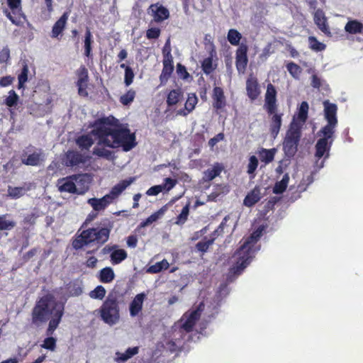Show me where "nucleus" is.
<instances>
[{
  "mask_svg": "<svg viewBox=\"0 0 363 363\" xmlns=\"http://www.w3.org/2000/svg\"><path fill=\"white\" fill-rule=\"evenodd\" d=\"M91 127V133L98 140V145L128 152L138 144L135 134L113 116L98 118Z\"/></svg>",
  "mask_w": 363,
  "mask_h": 363,
  "instance_id": "obj_1",
  "label": "nucleus"
},
{
  "mask_svg": "<svg viewBox=\"0 0 363 363\" xmlns=\"http://www.w3.org/2000/svg\"><path fill=\"white\" fill-rule=\"evenodd\" d=\"M65 313V303L57 301L52 294L40 297L31 311L32 323L39 327L49 320L47 335H52L58 328Z\"/></svg>",
  "mask_w": 363,
  "mask_h": 363,
  "instance_id": "obj_2",
  "label": "nucleus"
},
{
  "mask_svg": "<svg viewBox=\"0 0 363 363\" xmlns=\"http://www.w3.org/2000/svg\"><path fill=\"white\" fill-rule=\"evenodd\" d=\"M113 228V222L105 218L95 227L82 230L80 228L72 240V246L76 250L92 245L101 247L109 240Z\"/></svg>",
  "mask_w": 363,
  "mask_h": 363,
  "instance_id": "obj_3",
  "label": "nucleus"
},
{
  "mask_svg": "<svg viewBox=\"0 0 363 363\" xmlns=\"http://www.w3.org/2000/svg\"><path fill=\"white\" fill-rule=\"evenodd\" d=\"M263 228L259 227L248 237L243 238V243L237 250L234 257H236L235 265L230 269V273L240 275L243 269L251 262L255 253L259 250L257 243L262 235Z\"/></svg>",
  "mask_w": 363,
  "mask_h": 363,
  "instance_id": "obj_4",
  "label": "nucleus"
},
{
  "mask_svg": "<svg viewBox=\"0 0 363 363\" xmlns=\"http://www.w3.org/2000/svg\"><path fill=\"white\" fill-rule=\"evenodd\" d=\"M277 90L275 86L269 83L267 86V91L264 95V108L267 114L272 116L270 118L269 130L272 135L276 137L281 127L282 113H277Z\"/></svg>",
  "mask_w": 363,
  "mask_h": 363,
  "instance_id": "obj_5",
  "label": "nucleus"
},
{
  "mask_svg": "<svg viewBox=\"0 0 363 363\" xmlns=\"http://www.w3.org/2000/svg\"><path fill=\"white\" fill-rule=\"evenodd\" d=\"M301 138V124L294 120L291 123L283 141V150L288 157H293L298 151Z\"/></svg>",
  "mask_w": 363,
  "mask_h": 363,
  "instance_id": "obj_6",
  "label": "nucleus"
},
{
  "mask_svg": "<svg viewBox=\"0 0 363 363\" xmlns=\"http://www.w3.org/2000/svg\"><path fill=\"white\" fill-rule=\"evenodd\" d=\"M99 313L101 319L109 325L116 323L120 318V308L117 296L111 293L102 303Z\"/></svg>",
  "mask_w": 363,
  "mask_h": 363,
  "instance_id": "obj_7",
  "label": "nucleus"
},
{
  "mask_svg": "<svg viewBox=\"0 0 363 363\" xmlns=\"http://www.w3.org/2000/svg\"><path fill=\"white\" fill-rule=\"evenodd\" d=\"M9 9H4V13L16 26H21L26 19L21 7V0H7Z\"/></svg>",
  "mask_w": 363,
  "mask_h": 363,
  "instance_id": "obj_8",
  "label": "nucleus"
},
{
  "mask_svg": "<svg viewBox=\"0 0 363 363\" xmlns=\"http://www.w3.org/2000/svg\"><path fill=\"white\" fill-rule=\"evenodd\" d=\"M76 74L78 77L77 81L76 82L78 89V94L82 97H87L89 95V93L86 90L88 88L89 82L88 70L85 66L82 65L77 70Z\"/></svg>",
  "mask_w": 363,
  "mask_h": 363,
  "instance_id": "obj_9",
  "label": "nucleus"
},
{
  "mask_svg": "<svg viewBox=\"0 0 363 363\" xmlns=\"http://www.w3.org/2000/svg\"><path fill=\"white\" fill-rule=\"evenodd\" d=\"M248 48L245 44H241L236 50L235 66L239 74H244L248 63Z\"/></svg>",
  "mask_w": 363,
  "mask_h": 363,
  "instance_id": "obj_10",
  "label": "nucleus"
},
{
  "mask_svg": "<svg viewBox=\"0 0 363 363\" xmlns=\"http://www.w3.org/2000/svg\"><path fill=\"white\" fill-rule=\"evenodd\" d=\"M147 13L152 16L154 21L157 23L167 19L169 16V10L158 3L151 4L147 9Z\"/></svg>",
  "mask_w": 363,
  "mask_h": 363,
  "instance_id": "obj_11",
  "label": "nucleus"
},
{
  "mask_svg": "<svg viewBox=\"0 0 363 363\" xmlns=\"http://www.w3.org/2000/svg\"><path fill=\"white\" fill-rule=\"evenodd\" d=\"M211 43L213 48L210 51L209 56L204 58L201 62V69L206 75L211 74L217 68V63L215 62L216 60H214V57L216 59V52L213 43Z\"/></svg>",
  "mask_w": 363,
  "mask_h": 363,
  "instance_id": "obj_12",
  "label": "nucleus"
},
{
  "mask_svg": "<svg viewBox=\"0 0 363 363\" xmlns=\"http://www.w3.org/2000/svg\"><path fill=\"white\" fill-rule=\"evenodd\" d=\"M57 186L60 192L77 194V185L74 182L73 175L59 179Z\"/></svg>",
  "mask_w": 363,
  "mask_h": 363,
  "instance_id": "obj_13",
  "label": "nucleus"
},
{
  "mask_svg": "<svg viewBox=\"0 0 363 363\" xmlns=\"http://www.w3.org/2000/svg\"><path fill=\"white\" fill-rule=\"evenodd\" d=\"M86 161V157L77 150H68L65 157V164L67 167H76L84 164Z\"/></svg>",
  "mask_w": 363,
  "mask_h": 363,
  "instance_id": "obj_14",
  "label": "nucleus"
},
{
  "mask_svg": "<svg viewBox=\"0 0 363 363\" xmlns=\"http://www.w3.org/2000/svg\"><path fill=\"white\" fill-rule=\"evenodd\" d=\"M246 91L247 96L252 101L257 99L261 93L258 80L252 74L246 80Z\"/></svg>",
  "mask_w": 363,
  "mask_h": 363,
  "instance_id": "obj_15",
  "label": "nucleus"
},
{
  "mask_svg": "<svg viewBox=\"0 0 363 363\" xmlns=\"http://www.w3.org/2000/svg\"><path fill=\"white\" fill-rule=\"evenodd\" d=\"M73 177L77 185V194L83 195L89 191L91 178L88 174H73Z\"/></svg>",
  "mask_w": 363,
  "mask_h": 363,
  "instance_id": "obj_16",
  "label": "nucleus"
},
{
  "mask_svg": "<svg viewBox=\"0 0 363 363\" xmlns=\"http://www.w3.org/2000/svg\"><path fill=\"white\" fill-rule=\"evenodd\" d=\"M213 107L218 112L226 106L227 102L223 89L220 86H215L212 94Z\"/></svg>",
  "mask_w": 363,
  "mask_h": 363,
  "instance_id": "obj_17",
  "label": "nucleus"
},
{
  "mask_svg": "<svg viewBox=\"0 0 363 363\" xmlns=\"http://www.w3.org/2000/svg\"><path fill=\"white\" fill-rule=\"evenodd\" d=\"M146 294L144 292L138 294L129 305L130 315L132 317L137 316L143 309V305L146 298Z\"/></svg>",
  "mask_w": 363,
  "mask_h": 363,
  "instance_id": "obj_18",
  "label": "nucleus"
},
{
  "mask_svg": "<svg viewBox=\"0 0 363 363\" xmlns=\"http://www.w3.org/2000/svg\"><path fill=\"white\" fill-rule=\"evenodd\" d=\"M332 145V142L325 141V139H318L315 146V157L318 159H320L323 157H325V159L328 158Z\"/></svg>",
  "mask_w": 363,
  "mask_h": 363,
  "instance_id": "obj_19",
  "label": "nucleus"
},
{
  "mask_svg": "<svg viewBox=\"0 0 363 363\" xmlns=\"http://www.w3.org/2000/svg\"><path fill=\"white\" fill-rule=\"evenodd\" d=\"M113 201V196L105 195L101 199L91 198L88 200V203L91 205L95 211L104 210Z\"/></svg>",
  "mask_w": 363,
  "mask_h": 363,
  "instance_id": "obj_20",
  "label": "nucleus"
},
{
  "mask_svg": "<svg viewBox=\"0 0 363 363\" xmlns=\"http://www.w3.org/2000/svg\"><path fill=\"white\" fill-rule=\"evenodd\" d=\"M324 114L328 123L337 124V106L335 104L330 103L328 101L323 102Z\"/></svg>",
  "mask_w": 363,
  "mask_h": 363,
  "instance_id": "obj_21",
  "label": "nucleus"
},
{
  "mask_svg": "<svg viewBox=\"0 0 363 363\" xmlns=\"http://www.w3.org/2000/svg\"><path fill=\"white\" fill-rule=\"evenodd\" d=\"M163 67L162 72L160 75V81L161 85L167 84L168 80L172 76L174 71V62L173 60H162Z\"/></svg>",
  "mask_w": 363,
  "mask_h": 363,
  "instance_id": "obj_22",
  "label": "nucleus"
},
{
  "mask_svg": "<svg viewBox=\"0 0 363 363\" xmlns=\"http://www.w3.org/2000/svg\"><path fill=\"white\" fill-rule=\"evenodd\" d=\"M68 20V13L65 12L61 17L55 23L51 32V38H57L62 35Z\"/></svg>",
  "mask_w": 363,
  "mask_h": 363,
  "instance_id": "obj_23",
  "label": "nucleus"
},
{
  "mask_svg": "<svg viewBox=\"0 0 363 363\" xmlns=\"http://www.w3.org/2000/svg\"><path fill=\"white\" fill-rule=\"evenodd\" d=\"M261 189L259 186H255L245 196L243 204L247 207H252L262 198Z\"/></svg>",
  "mask_w": 363,
  "mask_h": 363,
  "instance_id": "obj_24",
  "label": "nucleus"
},
{
  "mask_svg": "<svg viewBox=\"0 0 363 363\" xmlns=\"http://www.w3.org/2000/svg\"><path fill=\"white\" fill-rule=\"evenodd\" d=\"M200 307L201 305L197 309L191 311L187 316V318L185 320V322L182 324V328L186 332L192 331L194 325H196V321L200 318L201 313Z\"/></svg>",
  "mask_w": 363,
  "mask_h": 363,
  "instance_id": "obj_25",
  "label": "nucleus"
},
{
  "mask_svg": "<svg viewBox=\"0 0 363 363\" xmlns=\"http://www.w3.org/2000/svg\"><path fill=\"white\" fill-rule=\"evenodd\" d=\"M135 177H130L128 179H124L118 182L113 187H112L110 194L113 196V200L118 196L128 186H130L134 181Z\"/></svg>",
  "mask_w": 363,
  "mask_h": 363,
  "instance_id": "obj_26",
  "label": "nucleus"
},
{
  "mask_svg": "<svg viewBox=\"0 0 363 363\" xmlns=\"http://www.w3.org/2000/svg\"><path fill=\"white\" fill-rule=\"evenodd\" d=\"M314 21L318 28L325 34H330V28L327 23V19L323 11H317L314 15Z\"/></svg>",
  "mask_w": 363,
  "mask_h": 363,
  "instance_id": "obj_27",
  "label": "nucleus"
},
{
  "mask_svg": "<svg viewBox=\"0 0 363 363\" xmlns=\"http://www.w3.org/2000/svg\"><path fill=\"white\" fill-rule=\"evenodd\" d=\"M223 169L222 164L216 162L213 165L212 168L206 169L203 172V180L205 182H211L216 177L219 176Z\"/></svg>",
  "mask_w": 363,
  "mask_h": 363,
  "instance_id": "obj_28",
  "label": "nucleus"
},
{
  "mask_svg": "<svg viewBox=\"0 0 363 363\" xmlns=\"http://www.w3.org/2000/svg\"><path fill=\"white\" fill-rule=\"evenodd\" d=\"M42 161H43V155L41 150L30 154L26 158L21 159V162L28 166H38Z\"/></svg>",
  "mask_w": 363,
  "mask_h": 363,
  "instance_id": "obj_29",
  "label": "nucleus"
},
{
  "mask_svg": "<svg viewBox=\"0 0 363 363\" xmlns=\"http://www.w3.org/2000/svg\"><path fill=\"white\" fill-rule=\"evenodd\" d=\"M336 125L337 124L328 123L323 127L318 133L320 136H323L320 139H325V141L332 142L333 143Z\"/></svg>",
  "mask_w": 363,
  "mask_h": 363,
  "instance_id": "obj_30",
  "label": "nucleus"
},
{
  "mask_svg": "<svg viewBox=\"0 0 363 363\" xmlns=\"http://www.w3.org/2000/svg\"><path fill=\"white\" fill-rule=\"evenodd\" d=\"M94 136L91 132L88 134L82 135L76 140V143L82 150H88L94 144Z\"/></svg>",
  "mask_w": 363,
  "mask_h": 363,
  "instance_id": "obj_31",
  "label": "nucleus"
},
{
  "mask_svg": "<svg viewBox=\"0 0 363 363\" xmlns=\"http://www.w3.org/2000/svg\"><path fill=\"white\" fill-rule=\"evenodd\" d=\"M94 43L93 40V35L92 33L89 28H86L84 35V55L87 57H92V43Z\"/></svg>",
  "mask_w": 363,
  "mask_h": 363,
  "instance_id": "obj_32",
  "label": "nucleus"
},
{
  "mask_svg": "<svg viewBox=\"0 0 363 363\" xmlns=\"http://www.w3.org/2000/svg\"><path fill=\"white\" fill-rule=\"evenodd\" d=\"M183 98V91L181 89L171 90L167 96V104L168 106L176 105Z\"/></svg>",
  "mask_w": 363,
  "mask_h": 363,
  "instance_id": "obj_33",
  "label": "nucleus"
},
{
  "mask_svg": "<svg viewBox=\"0 0 363 363\" xmlns=\"http://www.w3.org/2000/svg\"><path fill=\"white\" fill-rule=\"evenodd\" d=\"M128 257L127 252L123 249L116 248L110 255V259L112 264L116 265L121 263Z\"/></svg>",
  "mask_w": 363,
  "mask_h": 363,
  "instance_id": "obj_34",
  "label": "nucleus"
},
{
  "mask_svg": "<svg viewBox=\"0 0 363 363\" xmlns=\"http://www.w3.org/2000/svg\"><path fill=\"white\" fill-rule=\"evenodd\" d=\"M345 30L350 34L361 33L363 30V23L357 20L349 21L345 26Z\"/></svg>",
  "mask_w": 363,
  "mask_h": 363,
  "instance_id": "obj_35",
  "label": "nucleus"
},
{
  "mask_svg": "<svg viewBox=\"0 0 363 363\" xmlns=\"http://www.w3.org/2000/svg\"><path fill=\"white\" fill-rule=\"evenodd\" d=\"M198 103V99L195 94H190L188 95V98L184 105V110L180 111V114L186 116L191 113L195 108Z\"/></svg>",
  "mask_w": 363,
  "mask_h": 363,
  "instance_id": "obj_36",
  "label": "nucleus"
},
{
  "mask_svg": "<svg viewBox=\"0 0 363 363\" xmlns=\"http://www.w3.org/2000/svg\"><path fill=\"white\" fill-rule=\"evenodd\" d=\"M275 153L276 149L274 148H262L259 152V157L262 162H264L265 164H269L274 160Z\"/></svg>",
  "mask_w": 363,
  "mask_h": 363,
  "instance_id": "obj_37",
  "label": "nucleus"
},
{
  "mask_svg": "<svg viewBox=\"0 0 363 363\" xmlns=\"http://www.w3.org/2000/svg\"><path fill=\"white\" fill-rule=\"evenodd\" d=\"M139 352L138 347L128 348L124 353L116 352V359L118 362H125Z\"/></svg>",
  "mask_w": 363,
  "mask_h": 363,
  "instance_id": "obj_38",
  "label": "nucleus"
},
{
  "mask_svg": "<svg viewBox=\"0 0 363 363\" xmlns=\"http://www.w3.org/2000/svg\"><path fill=\"white\" fill-rule=\"evenodd\" d=\"M289 181V174L286 173L281 181L277 182L273 187V193L280 194L285 191Z\"/></svg>",
  "mask_w": 363,
  "mask_h": 363,
  "instance_id": "obj_39",
  "label": "nucleus"
},
{
  "mask_svg": "<svg viewBox=\"0 0 363 363\" xmlns=\"http://www.w3.org/2000/svg\"><path fill=\"white\" fill-rule=\"evenodd\" d=\"M115 278L113 270L111 267L103 268L100 271L99 280L102 283H110Z\"/></svg>",
  "mask_w": 363,
  "mask_h": 363,
  "instance_id": "obj_40",
  "label": "nucleus"
},
{
  "mask_svg": "<svg viewBox=\"0 0 363 363\" xmlns=\"http://www.w3.org/2000/svg\"><path fill=\"white\" fill-rule=\"evenodd\" d=\"M8 216L9 214L0 215V231L11 230L16 227V221L7 219Z\"/></svg>",
  "mask_w": 363,
  "mask_h": 363,
  "instance_id": "obj_41",
  "label": "nucleus"
},
{
  "mask_svg": "<svg viewBox=\"0 0 363 363\" xmlns=\"http://www.w3.org/2000/svg\"><path fill=\"white\" fill-rule=\"evenodd\" d=\"M169 264L167 259H164L161 262H158L148 267L147 272L150 274H157L162 270H166L169 268Z\"/></svg>",
  "mask_w": 363,
  "mask_h": 363,
  "instance_id": "obj_42",
  "label": "nucleus"
},
{
  "mask_svg": "<svg viewBox=\"0 0 363 363\" xmlns=\"http://www.w3.org/2000/svg\"><path fill=\"white\" fill-rule=\"evenodd\" d=\"M136 91L133 89H130L120 96L119 101L123 106H128L134 101Z\"/></svg>",
  "mask_w": 363,
  "mask_h": 363,
  "instance_id": "obj_43",
  "label": "nucleus"
},
{
  "mask_svg": "<svg viewBox=\"0 0 363 363\" xmlns=\"http://www.w3.org/2000/svg\"><path fill=\"white\" fill-rule=\"evenodd\" d=\"M308 104L306 101L301 102L296 119L302 123H304L308 118Z\"/></svg>",
  "mask_w": 363,
  "mask_h": 363,
  "instance_id": "obj_44",
  "label": "nucleus"
},
{
  "mask_svg": "<svg viewBox=\"0 0 363 363\" xmlns=\"http://www.w3.org/2000/svg\"><path fill=\"white\" fill-rule=\"evenodd\" d=\"M259 162L258 159L255 155H252L249 158V162L247 164V172L250 175L251 179L255 178V171L258 167Z\"/></svg>",
  "mask_w": 363,
  "mask_h": 363,
  "instance_id": "obj_45",
  "label": "nucleus"
},
{
  "mask_svg": "<svg viewBox=\"0 0 363 363\" xmlns=\"http://www.w3.org/2000/svg\"><path fill=\"white\" fill-rule=\"evenodd\" d=\"M242 38L241 33L235 29H230L228 33L227 39L232 45H238Z\"/></svg>",
  "mask_w": 363,
  "mask_h": 363,
  "instance_id": "obj_46",
  "label": "nucleus"
},
{
  "mask_svg": "<svg viewBox=\"0 0 363 363\" xmlns=\"http://www.w3.org/2000/svg\"><path fill=\"white\" fill-rule=\"evenodd\" d=\"M40 346L44 349L53 352L57 347V339L51 335H48Z\"/></svg>",
  "mask_w": 363,
  "mask_h": 363,
  "instance_id": "obj_47",
  "label": "nucleus"
},
{
  "mask_svg": "<svg viewBox=\"0 0 363 363\" xmlns=\"http://www.w3.org/2000/svg\"><path fill=\"white\" fill-rule=\"evenodd\" d=\"M163 214V211L162 209L155 212L152 215H150L148 218H147L145 220L142 221L140 224V228H144L147 226L152 223L157 221L161 216Z\"/></svg>",
  "mask_w": 363,
  "mask_h": 363,
  "instance_id": "obj_48",
  "label": "nucleus"
},
{
  "mask_svg": "<svg viewBox=\"0 0 363 363\" xmlns=\"http://www.w3.org/2000/svg\"><path fill=\"white\" fill-rule=\"evenodd\" d=\"M308 43L310 48L315 51H323L326 48L324 43L319 42L314 36H310L308 38Z\"/></svg>",
  "mask_w": 363,
  "mask_h": 363,
  "instance_id": "obj_49",
  "label": "nucleus"
},
{
  "mask_svg": "<svg viewBox=\"0 0 363 363\" xmlns=\"http://www.w3.org/2000/svg\"><path fill=\"white\" fill-rule=\"evenodd\" d=\"M286 69L289 74L294 77V78H298L302 69L299 65L294 63V62H289L286 65Z\"/></svg>",
  "mask_w": 363,
  "mask_h": 363,
  "instance_id": "obj_50",
  "label": "nucleus"
},
{
  "mask_svg": "<svg viewBox=\"0 0 363 363\" xmlns=\"http://www.w3.org/2000/svg\"><path fill=\"white\" fill-rule=\"evenodd\" d=\"M28 67L27 65H24L21 69V73L18 76V88L24 87L25 83L28 81Z\"/></svg>",
  "mask_w": 363,
  "mask_h": 363,
  "instance_id": "obj_51",
  "label": "nucleus"
},
{
  "mask_svg": "<svg viewBox=\"0 0 363 363\" xmlns=\"http://www.w3.org/2000/svg\"><path fill=\"white\" fill-rule=\"evenodd\" d=\"M106 289L101 286H97L94 290L91 291L89 293V296L94 299L102 300L106 295Z\"/></svg>",
  "mask_w": 363,
  "mask_h": 363,
  "instance_id": "obj_52",
  "label": "nucleus"
},
{
  "mask_svg": "<svg viewBox=\"0 0 363 363\" xmlns=\"http://www.w3.org/2000/svg\"><path fill=\"white\" fill-rule=\"evenodd\" d=\"M68 293L71 296H79L82 292V288L78 282L70 283L68 288Z\"/></svg>",
  "mask_w": 363,
  "mask_h": 363,
  "instance_id": "obj_53",
  "label": "nucleus"
},
{
  "mask_svg": "<svg viewBox=\"0 0 363 363\" xmlns=\"http://www.w3.org/2000/svg\"><path fill=\"white\" fill-rule=\"evenodd\" d=\"M18 96L14 90H11L9 92V96L4 100V104L9 107L15 106L18 101Z\"/></svg>",
  "mask_w": 363,
  "mask_h": 363,
  "instance_id": "obj_54",
  "label": "nucleus"
},
{
  "mask_svg": "<svg viewBox=\"0 0 363 363\" xmlns=\"http://www.w3.org/2000/svg\"><path fill=\"white\" fill-rule=\"evenodd\" d=\"M189 213V204H186L183 207L181 213L177 217V220L175 221V223L177 225H183L187 220Z\"/></svg>",
  "mask_w": 363,
  "mask_h": 363,
  "instance_id": "obj_55",
  "label": "nucleus"
},
{
  "mask_svg": "<svg viewBox=\"0 0 363 363\" xmlns=\"http://www.w3.org/2000/svg\"><path fill=\"white\" fill-rule=\"evenodd\" d=\"M25 189L20 186L9 187L8 189L9 196L13 199H18L23 196L25 194Z\"/></svg>",
  "mask_w": 363,
  "mask_h": 363,
  "instance_id": "obj_56",
  "label": "nucleus"
},
{
  "mask_svg": "<svg viewBox=\"0 0 363 363\" xmlns=\"http://www.w3.org/2000/svg\"><path fill=\"white\" fill-rule=\"evenodd\" d=\"M214 242L213 239L209 238L206 240H202L196 244V248L198 251L203 253L207 252L209 247Z\"/></svg>",
  "mask_w": 363,
  "mask_h": 363,
  "instance_id": "obj_57",
  "label": "nucleus"
},
{
  "mask_svg": "<svg viewBox=\"0 0 363 363\" xmlns=\"http://www.w3.org/2000/svg\"><path fill=\"white\" fill-rule=\"evenodd\" d=\"M177 73L179 78L184 80H187L189 77H191L189 73L187 72L186 67L181 63H177Z\"/></svg>",
  "mask_w": 363,
  "mask_h": 363,
  "instance_id": "obj_58",
  "label": "nucleus"
},
{
  "mask_svg": "<svg viewBox=\"0 0 363 363\" xmlns=\"http://www.w3.org/2000/svg\"><path fill=\"white\" fill-rule=\"evenodd\" d=\"M94 155L108 159L111 156V151L103 147H94L93 150Z\"/></svg>",
  "mask_w": 363,
  "mask_h": 363,
  "instance_id": "obj_59",
  "label": "nucleus"
},
{
  "mask_svg": "<svg viewBox=\"0 0 363 363\" xmlns=\"http://www.w3.org/2000/svg\"><path fill=\"white\" fill-rule=\"evenodd\" d=\"M135 77V74L133 69H128L126 72L124 73V84L125 86H129L133 82Z\"/></svg>",
  "mask_w": 363,
  "mask_h": 363,
  "instance_id": "obj_60",
  "label": "nucleus"
},
{
  "mask_svg": "<svg viewBox=\"0 0 363 363\" xmlns=\"http://www.w3.org/2000/svg\"><path fill=\"white\" fill-rule=\"evenodd\" d=\"M161 30L158 28H150L146 31V37L147 39H157L160 37Z\"/></svg>",
  "mask_w": 363,
  "mask_h": 363,
  "instance_id": "obj_61",
  "label": "nucleus"
},
{
  "mask_svg": "<svg viewBox=\"0 0 363 363\" xmlns=\"http://www.w3.org/2000/svg\"><path fill=\"white\" fill-rule=\"evenodd\" d=\"M10 60V50L6 46L0 51V63H7Z\"/></svg>",
  "mask_w": 363,
  "mask_h": 363,
  "instance_id": "obj_62",
  "label": "nucleus"
},
{
  "mask_svg": "<svg viewBox=\"0 0 363 363\" xmlns=\"http://www.w3.org/2000/svg\"><path fill=\"white\" fill-rule=\"evenodd\" d=\"M177 184V180L172 178H166L164 180V184L162 186H164V190L169 191L174 187Z\"/></svg>",
  "mask_w": 363,
  "mask_h": 363,
  "instance_id": "obj_63",
  "label": "nucleus"
},
{
  "mask_svg": "<svg viewBox=\"0 0 363 363\" xmlns=\"http://www.w3.org/2000/svg\"><path fill=\"white\" fill-rule=\"evenodd\" d=\"M164 190V186L162 185H155L150 187L147 191L146 194L148 196H157Z\"/></svg>",
  "mask_w": 363,
  "mask_h": 363,
  "instance_id": "obj_64",
  "label": "nucleus"
}]
</instances>
